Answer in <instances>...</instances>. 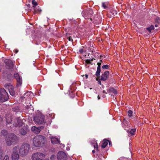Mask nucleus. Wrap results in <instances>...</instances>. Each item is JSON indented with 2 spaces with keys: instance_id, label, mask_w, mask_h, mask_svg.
<instances>
[{
  "instance_id": "obj_1",
  "label": "nucleus",
  "mask_w": 160,
  "mask_h": 160,
  "mask_svg": "<svg viewBox=\"0 0 160 160\" xmlns=\"http://www.w3.org/2000/svg\"><path fill=\"white\" fill-rule=\"evenodd\" d=\"M46 140L45 137L43 136L38 135L35 137L33 139L34 146L37 147L42 146Z\"/></svg>"
},
{
  "instance_id": "obj_2",
  "label": "nucleus",
  "mask_w": 160,
  "mask_h": 160,
  "mask_svg": "<svg viewBox=\"0 0 160 160\" xmlns=\"http://www.w3.org/2000/svg\"><path fill=\"white\" fill-rule=\"evenodd\" d=\"M30 148V145L27 143L22 144L20 147H19V153L22 157L27 155L29 153Z\"/></svg>"
},
{
  "instance_id": "obj_3",
  "label": "nucleus",
  "mask_w": 160,
  "mask_h": 160,
  "mask_svg": "<svg viewBox=\"0 0 160 160\" xmlns=\"http://www.w3.org/2000/svg\"><path fill=\"white\" fill-rule=\"evenodd\" d=\"M17 140L18 138L17 136L12 133L8 134L5 138L6 143L8 146H10L12 144Z\"/></svg>"
},
{
  "instance_id": "obj_4",
  "label": "nucleus",
  "mask_w": 160,
  "mask_h": 160,
  "mask_svg": "<svg viewBox=\"0 0 160 160\" xmlns=\"http://www.w3.org/2000/svg\"><path fill=\"white\" fill-rule=\"evenodd\" d=\"M19 147L16 146L12 149V152L11 155L12 160H18L20 158V154L19 153Z\"/></svg>"
},
{
  "instance_id": "obj_5",
  "label": "nucleus",
  "mask_w": 160,
  "mask_h": 160,
  "mask_svg": "<svg viewBox=\"0 0 160 160\" xmlns=\"http://www.w3.org/2000/svg\"><path fill=\"white\" fill-rule=\"evenodd\" d=\"M45 157L44 154L40 152H36L32 154L31 159L32 160H43Z\"/></svg>"
},
{
  "instance_id": "obj_6",
  "label": "nucleus",
  "mask_w": 160,
  "mask_h": 160,
  "mask_svg": "<svg viewBox=\"0 0 160 160\" xmlns=\"http://www.w3.org/2000/svg\"><path fill=\"white\" fill-rule=\"evenodd\" d=\"M8 98V95L5 89H0V101L1 102H4L7 101Z\"/></svg>"
},
{
  "instance_id": "obj_7",
  "label": "nucleus",
  "mask_w": 160,
  "mask_h": 160,
  "mask_svg": "<svg viewBox=\"0 0 160 160\" xmlns=\"http://www.w3.org/2000/svg\"><path fill=\"white\" fill-rule=\"evenodd\" d=\"M82 14L85 19H89L92 17L93 12L92 9L89 8L86 10H84Z\"/></svg>"
},
{
  "instance_id": "obj_8",
  "label": "nucleus",
  "mask_w": 160,
  "mask_h": 160,
  "mask_svg": "<svg viewBox=\"0 0 160 160\" xmlns=\"http://www.w3.org/2000/svg\"><path fill=\"white\" fill-rule=\"evenodd\" d=\"M34 119L36 123L41 124L44 121V116L41 115H37L34 117Z\"/></svg>"
},
{
  "instance_id": "obj_9",
  "label": "nucleus",
  "mask_w": 160,
  "mask_h": 160,
  "mask_svg": "<svg viewBox=\"0 0 160 160\" xmlns=\"http://www.w3.org/2000/svg\"><path fill=\"white\" fill-rule=\"evenodd\" d=\"M14 77L17 80L16 87L17 88L20 87L22 84V77H20L18 73H16L14 74Z\"/></svg>"
},
{
  "instance_id": "obj_10",
  "label": "nucleus",
  "mask_w": 160,
  "mask_h": 160,
  "mask_svg": "<svg viewBox=\"0 0 160 160\" xmlns=\"http://www.w3.org/2000/svg\"><path fill=\"white\" fill-rule=\"evenodd\" d=\"M15 121L17 122V123L15 122H14L13 125L14 127H20L22 126L23 125L22 120L20 118V117L15 118Z\"/></svg>"
},
{
  "instance_id": "obj_11",
  "label": "nucleus",
  "mask_w": 160,
  "mask_h": 160,
  "mask_svg": "<svg viewBox=\"0 0 160 160\" xmlns=\"http://www.w3.org/2000/svg\"><path fill=\"white\" fill-rule=\"evenodd\" d=\"M57 157L58 159L60 160L62 159H66L67 155L64 152L62 151H60L58 152Z\"/></svg>"
},
{
  "instance_id": "obj_12",
  "label": "nucleus",
  "mask_w": 160,
  "mask_h": 160,
  "mask_svg": "<svg viewBox=\"0 0 160 160\" xmlns=\"http://www.w3.org/2000/svg\"><path fill=\"white\" fill-rule=\"evenodd\" d=\"M6 87V88L8 89L10 95L12 96L14 95L15 94V92L13 90V86L9 84H8Z\"/></svg>"
},
{
  "instance_id": "obj_13",
  "label": "nucleus",
  "mask_w": 160,
  "mask_h": 160,
  "mask_svg": "<svg viewBox=\"0 0 160 160\" xmlns=\"http://www.w3.org/2000/svg\"><path fill=\"white\" fill-rule=\"evenodd\" d=\"M109 74V71L105 72L102 75L100 80L104 81H106L107 79Z\"/></svg>"
},
{
  "instance_id": "obj_14",
  "label": "nucleus",
  "mask_w": 160,
  "mask_h": 160,
  "mask_svg": "<svg viewBox=\"0 0 160 160\" xmlns=\"http://www.w3.org/2000/svg\"><path fill=\"white\" fill-rule=\"evenodd\" d=\"M5 62L10 68H12L13 63L12 62L11 60L6 59L5 60Z\"/></svg>"
},
{
  "instance_id": "obj_15",
  "label": "nucleus",
  "mask_w": 160,
  "mask_h": 160,
  "mask_svg": "<svg viewBox=\"0 0 160 160\" xmlns=\"http://www.w3.org/2000/svg\"><path fill=\"white\" fill-rule=\"evenodd\" d=\"M51 141L53 144H58L60 143V141L58 138L55 137H52L51 138Z\"/></svg>"
},
{
  "instance_id": "obj_16",
  "label": "nucleus",
  "mask_w": 160,
  "mask_h": 160,
  "mask_svg": "<svg viewBox=\"0 0 160 160\" xmlns=\"http://www.w3.org/2000/svg\"><path fill=\"white\" fill-rule=\"evenodd\" d=\"M12 115L10 114H8L6 116V121L7 123L8 124L11 123L12 121Z\"/></svg>"
},
{
  "instance_id": "obj_17",
  "label": "nucleus",
  "mask_w": 160,
  "mask_h": 160,
  "mask_svg": "<svg viewBox=\"0 0 160 160\" xmlns=\"http://www.w3.org/2000/svg\"><path fill=\"white\" fill-rule=\"evenodd\" d=\"M31 130L36 134L40 132V129L35 126L32 127L31 128Z\"/></svg>"
},
{
  "instance_id": "obj_18",
  "label": "nucleus",
  "mask_w": 160,
  "mask_h": 160,
  "mask_svg": "<svg viewBox=\"0 0 160 160\" xmlns=\"http://www.w3.org/2000/svg\"><path fill=\"white\" fill-rule=\"evenodd\" d=\"M108 140H104L101 143V146L102 148H104L108 144Z\"/></svg>"
},
{
  "instance_id": "obj_19",
  "label": "nucleus",
  "mask_w": 160,
  "mask_h": 160,
  "mask_svg": "<svg viewBox=\"0 0 160 160\" xmlns=\"http://www.w3.org/2000/svg\"><path fill=\"white\" fill-rule=\"evenodd\" d=\"M136 131V128L131 129L129 131H128L127 132L132 136L134 135V133Z\"/></svg>"
},
{
  "instance_id": "obj_20",
  "label": "nucleus",
  "mask_w": 160,
  "mask_h": 160,
  "mask_svg": "<svg viewBox=\"0 0 160 160\" xmlns=\"http://www.w3.org/2000/svg\"><path fill=\"white\" fill-rule=\"evenodd\" d=\"M32 93L31 92H28L26 93H25L24 95V98H28V97L30 96L31 94H32Z\"/></svg>"
},
{
  "instance_id": "obj_21",
  "label": "nucleus",
  "mask_w": 160,
  "mask_h": 160,
  "mask_svg": "<svg viewBox=\"0 0 160 160\" xmlns=\"http://www.w3.org/2000/svg\"><path fill=\"white\" fill-rule=\"evenodd\" d=\"M109 91L110 92L114 94H116L117 93V90L113 88H110Z\"/></svg>"
},
{
  "instance_id": "obj_22",
  "label": "nucleus",
  "mask_w": 160,
  "mask_h": 160,
  "mask_svg": "<svg viewBox=\"0 0 160 160\" xmlns=\"http://www.w3.org/2000/svg\"><path fill=\"white\" fill-rule=\"evenodd\" d=\"M34 13H40L41 11V10L38 7V8L36 7H35L34 8Z\"/></svg>"
},
{
  "instance_id": "obj_23",
  "label": "nucleus",
  "mask_w": 160,
  "mask_h": 160,
  "mask_svg": "<svg viewBox=\"0 0 160 160\" xmlns=\"http://www.w3.org/2000/svg\"><path fill=\"white\" fill-rule=\"evenodd\" d=\"M20 133L22 135H24L26 133V131L23 128H21L20 131Z\"/></svg>"
},
{
  "instance_id": "obj_24",
  "label": "nucleus",
  "mask_w": 160,
  "mask_h": 160,
  "mask_svg": "<svg viewBox=\"0 0 160 160\" xmlns=\"http://www.w3.org/2000/svg\"><path fill=\"white\" fill-rule=\"evenodd\" d=\"M101 72V68H97V70L96 72L95 75L98 77H99Z\"/></svg>"
},
{
  "instance_id": "obj_25",
  "label": "nucleus",
  "mask_w": 160,
  "mask_h": 160,
  "mask_svg": "<svg viewBox=\"0 0 160 160\" xmlns=\"http://www.w3.org/2000/svg\"><path fill=\"white\" fill-rule=\"evenodd\" d=\"M108 4L107 2H102V6L104 8L106 9L108 8Z\"/></svg>"
},
{
  "instance_id": "obj_26",
  "label": "nucleus",
  "mask_w": 160,
  "mask_h": 160,
  "mask_svg": "<svg viewBox=\"0 0 160 160\" xmlns=\"http://www.w3.org/2000/svg\"><path fill=\"white\" fill-rule=\"evenodd\" d=\"M1 134L4 136H5L8 134V132L6 130H2L1 131Z\"/></svg>"
},
{
  "instance_id": "obj_27",
  "label": "nucleus",
  "mask_w": 160,
  "mask_h": 160,
  "mask_svg": "<svg viewBox=\"0 0 160 160\" xmlns=\"http://www.w3.org/2000/svg\"><path fill=\"white\" fill-rule=\"evenodd\" d=\"M154 28V27L153 25H151L149 27L147 28V29L148 31L150 32H151V31L153 30Z\"/></svg>"
},
{
  "instance_id": "obj_28",
  "label": "nucleus",
  "mask_w": 160,
  "mask_h": 160,
  "mask_svg": "<svg viewBox=\"0 0 160 160\" xmlns=\"http://www.w3.org/2000/svg\"><path fill=\"white\" fill-rule=\"evenodd\" d=\"M93 60V59H87L85 60V62L87 64H90Z\"/></svg>"
},
{
  "instance_id": "obj_29",
  "label": "nucleus",
  "mask_w": 160,
  "mask_h": 160,
  "mask_svg": "<svg viewBox=\"0 0 160 160\" xmlns=\"http://www.w3.org/2000/svg\"><path fill=\"white\" fill-rule=\"evenodd\" d=\"M32 4L33 5V7L34 8L36 6L38 5V4L37 2H35V0H32Z\"/></svg>"
},
{
  "instance_id": "obj_30",
  "label": "nucleus",
  "mask_w": 160,
  "mask_h": 160,
  "mask_svg": "<svg viewBox=\"0 0 160 160\" xmlns=\"http://www.w3.org/2000/svg\"><path fill=\"white\" fill-rule=\"evenodd\" d=\"M2 160H9V157L8 155H5Z\"/></svg>"
},
{
  "instance_id": "obj_31",
  "label": "nucleus",
  "mask_w": 160,
  "mask_h": 160,
  "mask_svg": "<svg viewBox=\"0 0 160 160\" xmlns=\"http://www.w3.org/2000/svg\"><path fill=\"white\" fill-rule=\"evenodd\" d=\"M3 155V151L0 149V160H2V156Z\"/></svg>"
},
{
  "instance_id": "obj_32",
  "label": "nucleus",
  "mask_w": 160,
  "mask_h": 160,
  "mask_svg": "<svg viewBox=\"0 0 160 160\" xmlns=\"http://www.w3.org/2000/svg\"><path fill=\"white\" fill-rule=\"evenodd\" d=\"M92 145L93 146L94 148L97 149L98 148V146L97 142L93 143L92 144Z\"/></svg>"
},
{
  "instance_id": "obj_33",
  "label": "nucleus",
  "mask_w": 160,
  "mask_h": 160,
  "mask_svg": "<svg viewBox=\"0 0 160 160\" xmlns=\"http://www.w3.org/2000/svg\"><path fill=\"white\" fill-rule=\"evenodd\" d=\"M132 114V112L130 110H129L128 112V116L129 117H131Z\"/></svg>"
},
{
  "instance_id": "obj_34",
  "label": "nucleus",
  "mask_w": 160,
  "mask_h": 160,
  "mask_svg": "<svg viewBox=\"0 0 160 160\" xmlns=\"http://www.w3.org/2000/svg\"><path fill=\"white\" fill-rule=\"evenodd\" d=\"M109 66L108 65H104L102 67V69H108L109 68Z\"/></svg>"
},
{
  "instance_id": "obj_35",
  "label": "nucleus",
  "mask_w": 160,
  "mask_h": 160,
  "mask_svg": "<svg viewBox=\"0 0 160 160\" xmlns=\"http://www.w3.org/2000/svg\"><path fill=\"white\" fill-rule=\"evenodd\" d=\"M56 156L54 155H52L51 156V160H54Z\"/></svg>"
},
{
  "instance_id": "obj_36",
  "label": "nucleus",
  "mask_w": 160,
  "mask_h": 160,
  "mask_svg": "<svg viewBox=\"0 0 160 160\" xmlns=\"http://www.w3.org/2000/svg\"><path fill=\"white\" fill-rule=\"evenodd\" d=\"M67 39L70 41L72 42L73 39L71 37H69L67 38Z\"/></svg>"
},
{
  "instance_id": "obj_37",
  "label": "nucleus",
  "mask_w": 160,
  "mask_h": 160,
  "mask_svg": "<svg viewBox=\"0 0 160 160\" xmlns=\"http://www.w3.org/2000/svg\"><path fill=\"white\" fill-rule=\"evenodd\" d=\"M97 65H98L97 68H101V63L100 62H98Z\"/></svg>"
},
{
  "instance_id": "obj_38",
  "label": "nucleus",
  "mask_w": 160,
  "mask_h": 160,
  "mask_svg": "<svg viewBox=\"0 0 160 160\" xmlns=\"http://www.w3.org/2000/svg\"><path fill=\"white\" fill-rule=\"evenodd\" d=\"M96 80L98 81V84L101 85V82L100 80H98V78L96 79Z\"/></svg>"
},
{
  "instance_id": "obj_39",
  "label": "nucleus",
  "mask_w": 160,
  "mask_h": 160,
  "mask_svg": "<svg viewBox=\"0 0 160 160\" xmlns=\"http://www.w3.org/2000/svg\"><path fill=\"white\" fill-rule=\"evenodd\" d=\"M79 52H80V53H82L83 52V49H80L79 50Z\"/></svg>"
},
{
  "instance_id": "obj_40",
  "label": "nucleus",
  "mask_w": 160,
  "mask_h": 160,
  "mask_svg": "<svg viewBox=\"0 0 160 160\" xmlns=\"http://www.w3.org/2000/svg\"><path fill=\"white\" fill-rule=\"evenodd\" d=\"M113 14H117V12L116 11H113Z\"/></svg>"
},
{
  "instance_id": "obj_41",
  "label": "nucleus",
  "mask_w": 160,
  "mask_h": 160,
  "mask_svg": "<svg viewBox=\"0 0 160 160\" xmlns=\"http://www.w3.org/2000/svg\"><path fill=\"white\" fill-rule=\"evenodd\" d=\"M85 77H86V78H87H87H88V74H86L85 75Z\"/></svg>"
},
{
  "instance_id": "obj_42",
  "label": "nucleus",
  "mask_w": 160,
  "mask_h": 160,
  "mask_svg": "<svg viewBox=\"0 0 160 160\" xmlns=\"http://www.w3.org/2000/svg\"><path fill=\"white\" fill-rule=\"evenodd\" d=\"M92 152L93 153H94L95 152V151L94 150H93L92 151Z\"/></svg>"
},
{
  "instance_id": "obj_43",
  "label": "nucleus",
  "mask_w": 160,
  "mask_h": 160,
  "mask_svg": "<svg viewBox=\"0 0 160 160\" xmlns=\"http://www.w3.org/2000/svg\"><path fill=\"white\" fill-rule=\"evenodd\" d=\"M98 100H99V99H100V96H99V95H98Z\"/></svg>"
},
{
  "instance_id": "obj_44",
  "label": "nucleus",
  "mask_w": 160,
  "mask_h": 160,
  "mask_svg": "<svg viewBox=\"0 0 160 160\" xmlns=\"http://www.w3.org/2000/svg\"><path fill=\"white\" fill-rule=\"evenodd\" d=\"M18 52V50L16 49L15 50V53H17Z\"/></svg>"
},
{
  "instance_id": "obj_45",
  "label": "nucleus",
  "mask_w": 160,
  "mask_h": 160,
  "mask_svg": "<svg viewBox=\"0 0 160 160\" xmlns=\"http://www.w3.org/2000/svg\"><path fill=\"white\" fill-rule=\"evenodd\" d=\"M103 93H107V92H106L105 90H104V91H103Z\"/></svg>"
},
{
  "instance_id": "obj_46",
  "label": "nucleus",
  "mask_w": 160,
  "mask_h": 160,
  "mask_svg": "<svg viewBox=\"0 0 160 160\" xmlns=\"http://www.w3.org/2000/svg\"><path fill=\"white\" fill-rule=\"evenodd\" d=\"M67 150H70V149H69V148H67Z\"/></svg>"
},
{
  "instance_id": "obj_47",
  "label": "nucleus",
  "mask_w": 160,
  "mask_h": 160,
  "mask_svg": "<svg viewBox=\"0 0 160 160\" xmlns=\"http://www.w3.org/2000/svg\"><path fill=\"white\" fill-rule=\"evenodd\" d=\"M155 27H158V25H155Z\"/></svg>"
},
{
  "instance_id": "obj_48",
  "label": "nucleus",
  "mask_w": 160,
  "mask_h": 160,
  "mask_svg": "<svg viewBox=\"0 0 160 160\" xmlns=\"http://www.w3.org/2000/svg\"><path fill=\"white\" fill-rule=\"evenodd\" d=\"M45 160H49V159H45Z\"/></svg>"
},
{
  "instance_id": "obj_49",
  "label": "nucleus",
  "mask_w": 160,
  "mask_h": 160,
  "mask_svg": "<svg viewBox=\"0 0 160 160\" xmlns=\"http://www.w3.org/2000/svg\"><path fill=\"white\" fill-rule=\"evenodd\" d=\"M102 60H100V62H102Z\"/></svg>"
}]
</instances>
